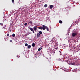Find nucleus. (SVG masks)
Instances as JSON below:
<instances>
[{
	"instance_id": "f257e3e1",
	"label": "nucleus",
	"mask_w": 80,
	"mask_h": 80,
	"mask_svg": "<svg viewBox=\"0 0 80 80\" xmlns=\"http://www.w3.org/2000/svg\"><path fill=\"white\" fill-rule=\"evenodd\" d=\"M47 26L44 25H42V27H38V28L40 29V30H45L47 28Z\"/></svg>"
},
{
	"instance_id": "7ed1b4c3",
	"label": "nucleus",
	"mask_w": 80,
	"mask_h": 80,
	"mask_svg": "<svg viewBox=\"0 0 80 80\" xmlns=\"http://www.w3.org/2000/svg\"><path fill=\"white\" fill-rule=\"evenodd\" d=\"M34 30V31H36L37 28V26H35L33 28Z\"/></svg>"
},
{
	"instance_id": "a211bd4d",
	"label": "nucleus",
	"mask_w": 80,
	"mask_h": 80,
	"mask_svg": "<svg viewBox=\"0 0 80 80\" xmlns=\"http://www.w3.org/2000/svg\"><path fill=\"white\" fill-rule=\"evenodd\" d=\"M12 3H14V0H12Z\"/></svg>"
},
{
	"instance_id": "20e7f679",
	"label": "nucleus",
	"mask_w": 80,
	"mask_h": 80,
	"mask_svg": "<svg viewBox=\"0 0 80 80\" xmlns=\"http://www.w3.org/2000/svg\"><path fill=\"white\" fill-rule=\"evenodd\" d=\"M29 28L30 30L31 31H32V32L33 33H35V32L34 31V30H33V28Z\"/></svg>"
},
{
	"instance_id": "412c9836",
	"label": "nucleus",
	"mask_w": 80,
	"mask_h": 80,
	"mask_svg": "<svg viewBox=\"0 0 80 80\" xmlns=\"http://www.w3.org/2000/svg\"><path fill=\"white\" fill-rule=\"evenodd\" d=\"M60 55H62V52H60Z\"/></svg>"
},
{
	"instance_id": "393cba45",
	"label": "nucleus",
	"mask_w": 80,
	"mask_h": 80,
	"mask_svg": "<svg viewBox=\"0 0 80 80\" xmlns=\"http://www.w3.org/2000/svg\"><path fill=\"white\" fill-rule=\"evenodd\" d=\"M69 31H70V29H69Z\"/></svg>"
},
{
	"instance_id": "4468645a",
	"label": "nucleus",
	"mask_w": 80,
	"mask_h": 80,
	"mask_svg": "<svg viewBox=\"0 0 80 80\" xmlns=\"http://www.w3.org/2000/svg\"><path fill=\"white\" fill-rule=\"evenodd\" d=\"M59 23H63V22L61 20H60Z\"/></svg>"
},
{
	"instance_id": "aec40b11",
	"label": "nucleus",
	"mask_w": 80,
	"mask_h": 80,
	"mask_svg": "<svg viewBox=\"0 0 80 80\" xmlns=\"http://www.w3.org/2000/svg\"><path fill=\"white\" fill-rule=\"evenodd\" d=\"M0 25H2V26L3 25V23H1Z\"/></svg>"
},
{
	"instance_id": "a878e982",
	"label": "nucleus",
	"mask_w": 80,
	"mask_h": 80,
	"mask_svg": "<svg viewBox=\"0 0 80 80\" xmlns=\"http://www.w3.org/2000/svg\"><path fill=\"white\" fill-rule=\"evenodd\" d=\"M79 55H80V53H79Z\"/></svg>"
},
{
	"instance_id": "9d476101",
	"label": "nucleus",
	"mask_w": 80,
	"mask_h": 80,
	"mask_svg": "<svg viewBox=\"0 0 80 80\" xmlns=\"http://www.w3.org/2000/svg\"><path fill=\"white\" fill-rule=\"evenodd\" d=\"M12 37H15V34L13 33L12 35Z\"/></svg>"
},
{
	"instance_id": "6e6552de",
	"label": "nucleus",
	"mask_w": 80,
	"mask_h": 80,
	"mask_svg": "<svg viewBox=\"0 0 80 80\" xmlns=\"http://www.w3.org/2000/svg\"><path fill=\"white\" fill-rule=\"evenodd\" d=\"M31 48V45H29L28 46V48Z\"/></svg>"
},
{
	"instance_id": "423d86ee",
	"label": "nucleus",
	"mask_w": 80,
	"mask_h": 80,
	"mask_svg": "<svg viewBox=\"0 0 80 80\" xmlns=\"http://www.w3.org/2000/svg\"><path fill=\"white\" fill-rule=\"evenodd\" d=\"M49 8L50 9H52L53 8V5H50Z\"/></svg>"
},
{
	"instance_id": "1a4fd4ad",
	"label": "nucleus",
	"mask_w": 80,
	"mask_h": 80,
	"mask_svg": "<svg viewBox=\"0 0 80 80\" xmlns=\"http://www.w3.org/2000/svg\"><path fill=\"white\" fill-rule=\"evenodd\" d=\"M71 65H75V64L74 62H72L71 63Z\"/></svg>"
},
{
	"instance_id": "f8f14e48",
	"label": "nucleus",
	"mask_w": 80,
	"mask_h": 80,
	"mask_svg": "<svg viewBox=\"0 0 80 80\" xmlns=\"http://www.w3.org/2000/svg\"><path fill=\"white\" fill-rule=\"evenodd\" d=\"M46 29H47V31H49V29H48V28L47 27L46 28Z\"/></svg>"
},
{
	"instance_id": "4be33fe9",
	"label": "nucleus",
	"mask_w": 80,
	"mask_h": 80,
	"mask_svg": "<svg viewBox=\"0 0 80 80\" xmlns=\"http://www.w3.org/2000/svg\"><path fill=\"white\" fill-rule=\"evenodd\" d=\"M7 36H9V34L8 33L7 34Z\"/></svg>"
},
{
	"instance_id": "f03ea898",
	"label": "nucleus",
	"mask_w": 80,
	"mask_h": 80,
	"mask_svg": "<svg viewBox=\"0 0 80 80\" xmlns=\"http://www.w3.org/2000/svg\"><path fill=\"white\" fill-rule=\"evenodd\" d=\"M77 34H78L77 32H73L72 33V37H75V36H77Z\"/></svg>"
},
{
	"instance_id": "9b49d317",
	"label": "nucleus",
	"mask_w": 80,
	"mask_h": 80,
	"mask_svg": "<svg viewBox=\"0 0 80 80\" xmlns=\"http://www.w3.org/2000/svg\"><path fill=\"white\" fill-rule=\"evenodd\" d=\"M42 49V48H39L38 49V51H40Z\"/></svg>"
},
{
	"instance_id": "39448f33",
	"label": "nucleus",
	"mask_w": 80,
	"mask_h": 80,
	"mask_svg": "<svg viewBox=\"0 0 80 80\" xmlns=\"http://www.w3.org/2000/svg\"><path fill=\"white\" fill-rule=\"evenodd\" d=\"M40 37V34L39 33H38L37 34V38H38V37Z\"/></svg>"
},
{
	"instance_id": "f3484780",
	"label": "nucleus",
	"mask_w": 80,
	"mask_h": 80,
	"mask_svg": "<svg viewBox=\"0 0 80 80\" xmlns=\"http://www.w3.org/2000/svg\"><path fill=\"white\" fill-rule=\"evenodd\" d=\"M25 46H26V47H27V46H28V44L27 43H25Z\"/></svg>"
},
{
	"instance_id": "ddd939ff",
	"label": "nucleus",
	"mask_w": 80,
	"mask_h": 80,
	"mask_svg": "<svg viewBox=\"0 0 80 80\" xmlns=\"http://www.w3.org/2000/svg\"><path fill=\"white\" fill-rule=\"evenodd\" d=\"M47 7V4H45L44 6V7H45L46 8V7Z\"/></svg>"
},
{
	"instance_id": "dca6fc26",
	"label": "nucleus",
	"mask_w": 80,
	"mask_h": 80,
	"mask_svg": "<svg viewBox=\"0 0 80 80\" xmlns=\"http://www.w3.org/2000/svg\"><path fill=\"white\" fill-rule=\"evenodd\" d=\"M29 23H31V24H32L33 23V22L32 21H30L29 22Z\"/></svg>"
},
{
	"instance_id": "2eb2a0df",
	"label": "nucleus",
	"mask_w": 80,
	"mask_h": 80,
	"mask_svg": "<svg viewBox=\"0 0 80 80\" xmlns=\"http://www.w3.org/2000/svg\"><path fill=\"white\" fill-rule=\"evenodd\" d=\"M39 33H40V35H42V31H40Z\"/></svg>"
},
{
	"instance_id": "5701e85b",
	"label": "nucleus",
	"mask_w": 80,
	"mask_h": 80,
	"mask_svg": "<svg viewBox=\"0 0 80 80\" xmlns=\"http://www.w3.org/2000/svg\"><path fill=\"white\" fill-rule=\"evenodd\" d=\"M10 42H12V40H10Z\"/></svg>"
},
{
	"instance_id": "6ab92c4d",
	"label": "nucleus",
	"mask_w": 80,
	"mask_h": 80,
	"mask_svg": "<svg viewBox=\"0 0 80 80\" xmlns=\"http://www.w3.org/2000/svg\"><path fill=\"white\" fill-rule=\"evenodd\" d=\"M24 25L25 26H26L27 25V23H24Z\"/></svg>"
},
{
	"instance_id": "b1692460",
	"label": "nucleus",
	"mask_w": 80,
	"mask_h": 80,
	"mask_svg": "<svg viewBox=\"0 0 80 80\" xmlns=\"http://www.w3.org/2000/svg\"><path fill=\"white\" fill-rule=\"evenodd\" d=\"M68 35H69V34L68 33V34H67V35H68Z\"/></svg>"
},
{
	"instance_id": "0eeeda50",
	"label": "nucleus",
	"mask_w": 80,
	"mask_h": 80,
	"mask_svg": "<svg viewBox=\"0 0 80 80\" xmlns=\"http://www.w3.org/2000/svg\"><path fill=\"white\" fill-rule=\"evenodd\" d=\"M32 46L33 47H34L35 46V43H33L32 44Z\"/></svg>"
}]
</instances>
